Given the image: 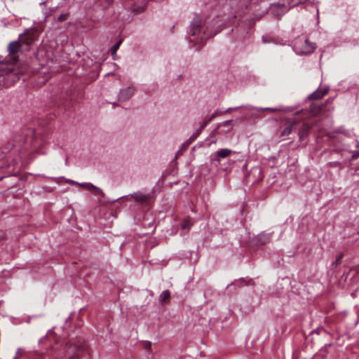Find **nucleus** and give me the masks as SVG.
I'll use <instances>...</instances> for the list:
<instances>
[{
	"instance_id": "4",
	"label": "nucleus",
	"mask_w": 359,
	"mask_h": 359,
	"mask_svg": "<svg viewBox=\"0 0 359 359\" xmlns=\"http://www.w3.org/2000/svg\"><path fill=\"white\" fill-rule=\"evenodd\" d=\"M210 36L211 35L203 26L202 20L199 18L194 19L191 24L189 42L194 46H198L196 49L198 50Z\"/></svg>"
},
{
	"instance_id": "30",
	"label": "nucleus",
	"mask_w": 359,
	"mask_h": 359,
	"mask_svg": "<svg viewBox=\"0 0 359 359\" xmlns=\"http://www.w3.org/2000/svg\"><path fill=\"white\" fill-rule=\"evenodd\" d=\"M237 109V108H235V109ZM233 110H234V109H233V108H229V109L226 111V112H231V111H233Z\"/></svg>"
},
{
	"instance_id": "22",
	"label": "nucleus",
	"mask_w": 359,
	"mask_h": 359,
	"mask_svg": "<svg viewBox=\"0 0 359 359\" xmlns=\"http://www.w3.org/2000/svg\"><path fill=\"white\" fill-rule=\"evenodd\" d=\"M212 121L208 118V120L205 121L203 124L201 125V126L198 129V130H200V132L201 133L202 130L211 122Z\"/></svg>"
},
{
	"instance_id": "24",
	"label": "nucleus",
	"mask_w": 359,
	"mask_h": 359,
	"mask_svg": "<svg viewBox=\"0 0 359 359\" xmlns=\"http://www.w3.org/2000/svg\"><path fill=\"white\" fill-rule=\"evenodd\" d=\"M212 121L208 118V120L205 121L203 124L201 125V126L198 129V130H200V132L201 133L202 130L211 122Z\"/></svg>"
},
{
	"instance_id": "31",
	"label": "nucleus",
	"mask_w": 359,
	"mask_h": 359,
	"mask_svg": "<svg viewBox=\"0 0 359 359\" xmlns=\"http://www.w3.org/2000/svg\"><path fill=\"white\" fill-rule=\"evenodd\" d=\"M62 103H58V104H57V107H58L60 110H62Z\"/></svg>"
},
{
	"instance_id": "34",
	"label": "nucleus",
	"mask_w": 359,
	"mask_h": 359,
	"mask_svg": "<svg viewBox=\"0 0 359 359\" xmlns=\"http://www.w3.org/2000/svg\"><path fill=\"white\" fill-rule=\"evenodd\" d=\"M262 41H263L264 43H266L267 42V41L264 37L262 39Z\"/></svg>"
},
{
	"instance_id": "18",
	"label": "nucleus",
	"mask_w": 359,
	"mask_h": 359,
	"mask_svg": "<svg viewBox=\"0 0 359 359\" xmlns=\"http://www.w3.org/2000/svg\"><path fill=\"white\" fill-rule=\"evenodd\" d=\"M122 43V40H119L118 41H117L114 45V46L112 47L111 48V55L113 56V58L115 60L116 57H115V55L116 54V51L118 50V49L119 48V46Z\"/></svg>"
},
{
	"instance_id": "26",
	"label": "nucleus",
	"mask_w": 359,
	"mask_h": 359,
	"mask_svg": "<svg viewBox=\"0 0 359 359\" xmlns=\"http://www.w3.org/2000/svg\"><path fill=\"white\" fill-rule=\"evenodd\" d=\"M190 143L187 140L181 147L180 150L184 151L187 149L188 147L189 146Z\"/></svg>"
},
{
	"instance_id": "14",
	"label": "nucleus",
	"mask_w": 359,
	"mask_h": 359,
	"mask_svg": "<svg viewBox=\"0 0 359 359\" xmlns=\"http://www.w3.org/2000/svg\"><path fill=\"white\" fill-rule=\"evenodd\" d=\"M316 49V46L313 43L310 42L309 40L305 41V44L302 50V53L309 54Z\"/></svg>"
},
{
	"instance_id": "27",
	"label": "nucleus",
	"mask_w": 359,
	"mask_h": 359,
	"mask_svg": "<svg viewBox=\"0 0 359 359\" xmlns=\"http://www.w3.org/2000/svg\"><path fill=\"white\" fill-rule=\"evenodd\" d=\"M151 348V343L149 341H146L144 343V348L147 350H149Z\"/></svg>"
},
{
	"instance_id": "32",
	"label": "nucleus",
	"mask_w": 359,
	"mask_h": 359,
	"mask_svg": "<svg viewBox=\"0 0 359 359\" xmlns=\"http://www.w3.org/2000/svg\"><path fill=\"white\" fill-rule=\"evenodd\" d=\"M266 109V110H269V111H275V109H272V108H266V109Z\"/></svg>"
},
{
	"instance_id": "6",
	"label": "nucleus",
	"mask_w": 359,
	"mask_h": 359,
	"mask_svg": "<svg viewBox=\"0 0 359 359\" xmlns=\"http://www.w3.org/2000/svg\"><path fill=\"white\" fill-rule=\"evenodd\" d=\"M41 32L36 27L27 29L19 36V40L22 44L30 46L39 39Z\"/></svg>"
},
{
	"instance_id": "12",
	"label": "nucleus",
	"mask_w": 359,
	"mask_h": 359,
	"mask_svg": "<svg viewBox=\"0 0 359 359\" xmlns=\"http://www.w3.org/2000/svg\"><path fill=\"white\" fill-rule=\"evenodd\" d=\"M133 94L134 89L131 87H128L120 92L118 99L120 101H126L128 100Z\"/></svg>"
},
{
	"instance_id": "16",
	"label": "nucleus",
	"mask_w": 359,
	"mask_h": 359,
	"mask_svg": "<svg viewBox=\"0 0 359 359\" xmlns=\"http://www.w3.org/2000/svg\"><path fill=\"white\" fill-rule=\"evenodd\" d=\"M79 186L84 187L90 191H96L97 192H101V190L99 188L96 187L95 186H94L93 184H92L90 183L81 184H79Z\"/></svg>"
},
{
	"instance_id": "10",
	"label": "nucleus",
	"mask_w": 359,
	"mask_h": 359,
	"mask_svg": "<svg viewBox=\"0 0 359 359\" xmlns=\"http://www.w3.org/2000/svg\"><path fill=\"white\" fill-rule=\"evenodd\" d=\"M233 153L232 150L229 149H222L218 150L214 154L213 161L220 163L221 158H225L229 157Z\"/></svg>"
},
{
	"instance_id": "5",
	"label": "nucleus",
	"mask_w": 359,
	"mask_h": 359,
	"mask_svg": "<svg viewBox=\"0 0 359 359\" xmlns=\"http://www.w3.org/2000/svg\"><path fill=\"white\" fill-rule=\"evenodd\" d=\"M86 353H88L87 346L83 343L80 344L69 343L67 344L66 356L69 359H77Z\"/></svg>"
},
{
	"instance_id": "13",
	"label": "nucleus",
	"mask_w": 359,
	"mask_h": 359,
	"mask_svg": "<svg viewBox=\"0 0 359 359\" xmlns=\"http://www.w3.org/2000/svg\"><path fill=\"white\" fill-rule=\"evenodd\" d=\"M328 90L327 89H318L313 93H311L309 98L311 100H318L325 96L327 93Z\"/></svg>"
},
{
	"instance_id": "21",
	"label": "nucleus",
	"mask_w": 359,
	"mask_h": 359,
	"mask_svg": "<svg viewBox=\"0 0 359 359\" xmlns=\"http://www.w3.org/2000/svg\"><path fill=\"white\" fill-rule=\"evenodd\" d=\"M212 121L208 118V120L205 121L203 124L201 125V126L198 129V130H200V132L201 133L202 130L211 122Z\"/></svg>"
},
{
	"instance_id": "15",
	"label": "nucleus",
	"mask_w": 359,
	"mask_h": 359,
	"mask_svg": "<svg viewBox=\"0 0 359 359\" xmlns=\"http://www.w3.org/2000/svg\"><path fill=\"white\" fill-rule=\"evenodd\" d=\"M170 292L169 290H164L160 295V303L163 305L166 304L170 302Z\"/></svg>"
},
{
	"instance_id": "2",
	"label": "nucleus",
	"mask_w": 359,
	"mask_h": 359,
	"mask_svg": "<svg viewBox=\"0 0 359 359\" xmlns=\"http://www.w3.org/2000/svg\"><path fill=\"white\" fill-rule=\"evenodd\" d=\"M43 144V140L39 137L35 132L30 129H26L20 137L14 140V142L8 143L3 148V152L6 153L10 149L13 153L18 151L20 153L19 159H14V164L18 165L23 156L27 155L31 158L33 151L40 153Z\"/></svg>"
},
{
	"instance_id": "7",
	"label": "nucleus",
	"mask_w": 359,
	"mask_h": 359,
	"mask_svg": "<svg viewBox=\"0 0 359 359\" xmlns=\"http://www.w3.org/2000/svg\"><path fill=\"white\" fill-rule=\"evenodd\" d=\"M245 177L248 182H251L252 184L260 182L264 178L261 167H253Z\"/></svg>"
},
{
	"instance_id": "33",
	"label": "nucleus",
	"mask_w": 359,
	"mask_h": 359,
	"mask_svg": "<svg viewBox=\"0 0 359 359\" xmlns=\"http://www.w3.org/2000/svg\"><path fill=\"white\" fill-rule=\"evenodd\" d=\"M354 157H355V158L359 157V151L356 154L354 155Z\"/></svg>"
},
{
	"instance_id": "11",
	"label": "nucleus",
	"mask_w": 359,
	"mask_h": 359,
	"mask_svg": "<svg viewBox=\"0 0 359 359\" xmlns=\"http://www.w3.org/2000/svg\"><path fill=\"white\" fill-rule=\"evenodd\" d=\"M255 24V21L252 19H249L248 18H243L239 22L238 26L244 29V31L248 34V31L253 27Z\"/></svg>"
},
{
	"instance_id": "3",
	"label": "nucleus",
	"mask_w": 359,
	"mask_h": 359,
	"mask_svg": "<svg viewBox=\"0 0 359 359\" xmlns=\"http://www.w3.org/2000/svg\"><path fill=\"white\" fill-rule=\"evenodd\" d=\"M55 47V43H44L39 48L36 57L41 66L51 68L53 65L59 61V51L54 50Z\"/></svg>"
},
{
	"instance_id": "29",
	"label": "nucleus",
	"mask_w": 359,
	"mask_h": 359,
	"mask_svg": "<svg viewBox=\"0 0 359 359\" xmlns=\"http://www.w3.org/2000/svg\"><path fill=\"white\" fill-rule=\"evenodd\" d=\"M182 153H183V151H181V150L180 149V150L177 152L175 157H176V158H178L180 156H181V155L182 154Z\"/></svg>"
},
{
	"instance_id": "9",
	"label": "nucleus",
	"mask_w": 359,
	"mask_h": 359,
	"mask_svg": "<svg viewBox=\"0 0 359 359\" xmlns=\"http://www.w3.org/2000/svg\"><path fill=\"white\" fill-rule=\"evenodd\" d=\"M130 197L143 205H149L151 199V194H144L141 192L135 193L134 194L131 195Z\"/></svg>"
},
{
	"instance_id": "28",
	"label": "nucleus",
	"mask_w": 359,
	"mask_h": 359,
	"mask_svg": "<svg viewBox=\"0 0 359 359\" xmlns=\"http://www.w3.org/2000/svg\"><path fill=\"white\" fill-rule=\"evenodd\" d=\"M217 116V112L215 111L212 116L209 118L211 121H212Z\"/></svg>"
},
{
	"instance_id": "23",
	"label": "nucleus",
	"mask_w": 359,
	"mask_h": 359,
	"mask_svg": "<svg viewBox=\"0 0 359 359\" xmlns=\"http://www.w3.org/2000/svg\"><path fill=\"white\" fill-rule=\"evenodd\" d=\"M212 121L208 118V120L205 121L203 124L201 125V126L198 129V130H200V132L201 133L202 130L211 122Z\"/></svg>"
},
{
	"instance_id": "25",
	"label": "nucleus",
	"mask_w": 359,
	"mask_h": 359,
	"mask_svg": "<svg viewBox=\"0 0 359 359\" xmlns=\"http://www.w3.org/2000/svg\"><path fill=\"white\" fill-rule=\"evenodd\" d=\"M68 16H69V14H68V13L61 14V15L58 17L57 20H58V21H60V22H62V21L66 20L68 18Z\"/></svg>"
},
{
	"instance_id": "1",
	"label": "nucleus",
	"mask_w": 359,
	"mask_h": 359,
	"mask_svg": "<svg viewBox=\"0 0 359 359\" xmlns=\"http://www.w3.org/2000/svg\"><path fill=\"white\" fill-rule=\"evenodd\" d=\"M325 105L322 103L313 102L310 106V111L301 110L297 111L292 118L285 122V127L280 133L281 137L288 136L292 130L299 128L298 135L300 141L308 137L309 131L314 126L311 116H316L325 112Z\"/></svg>"
},
{
	"instance_id": "20",
	"label": "nucleus",
	"mask_w": 359,
	"mask_h": 359,
	"mask_svg": "<svg viewBox=\"0 0 359 359\" xmlns=\"http://www.w3.org/2000/svg\"><path fill=\"white\" fill-rule=\"evenodd\" d=\"M201 134L200 130H196L193 135L187 140V141L191 144Z\"/></svg>"
},
{
	"instance_id": "8",
	"label": "nucleus",
	"mask_w": 359,
	"mask_h": 359,
	"mask_svg": "<svg viewBox=\"0 0 359 359\" xmlns=\"http://www.w3.org/2000/svg\"><path fill=\"white\" fill-rule=\"evenodd\" d=\"M21 42L18 39V41H15L11 42L8 46V51L9 55L12 57V58L15 60H18L17 53L22 50V45Z\"/></svg>"
},
{
	"instance_id": "19",
	"label": "nucleus",
	"mask_w": 359,
	"mask_h": 359,
	"mask_svg": "<svg viewBox=\"0 0 359 359\" xmlns=\"http://www.w3.org/2000/svg\"><path fill=\"white\" fill-rule=\"evenodd\" d=\"M344 257V253H340L337 255L336 260L332 264V267H337L341 263V259Z\"/></svg>"
},
{
	"instance_id": "17",
	"label": "nucleus",
	"mask_w": 359,
	"mask_h": 359,
	"mask_svg": "<svg viewBox=\"0 0 359 359\" xmlns=\"http://www.w3.org/2000/svg\"><path fill=\"white\" fill-rule=\"evenodd\" d=\"M192 224L190 222L189 219H184L182 223V229L185 231H189L191 229Z\"/></svg>"
}]
</instances>
